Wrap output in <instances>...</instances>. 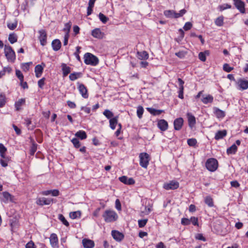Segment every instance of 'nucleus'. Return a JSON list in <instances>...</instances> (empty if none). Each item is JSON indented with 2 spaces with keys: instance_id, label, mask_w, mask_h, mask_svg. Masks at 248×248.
Wrapping results in <instances>:
<instances>
[{
  "instance_id": "obj_1",
  "label": "nucleus",
  "mask_w": 248,
  "mask_h": 248,
  "mask_svg": "<svg viewBox=\"0 0 248 248\" xmlns=\"http://www.w3.org/2000/svg\"><path fill=\"white\" fill-rule=\"evenodd\" d=\"M104 220L107 223L114 222L117 220L118 216L115 211L112 210H106L102 215Z\"/></svg>"
},
{
  "instance_id": "obj_2",
  "label": "nucleus",
  "mask_w": 248,
  "mask_h": 248,
  "mask_svg": "<svg viewBox=\"0 0 248 248\" xmlns=\"http://www.w3.org/2000/svg\"><path fill=\"white\" fill-rule=\"evenodd\" d=\"M84 62L87 65L96 66L99 63L98 58L90 53H86L84 55Z\"/></svg>"
},
{
  "instance_id": "obj_3",
  "label": "nucleus",
  "mask_w": 248,
  "mask_h": 248,
  "mask_svg": "<svg viewBox=\"0 0 248 248\" xmlns=\"http://www.w3.org/2000/svg\"><path fill=\"white\" fill-rule=\"evenodd\" d=\"M4 53L8 62H15L16 60V54L11 46H5Z\"/></svg>"
},
{
  "instance_id": "obj_4",
  "label": "nucleus",
  "mask_w": 248,
  "mask_h": 248,
  "mask_svg": "<svg viewBox=\"0 0 248 248\" xmlns=\"http://www.w3.org/2000/svg\"><path fill=\"white\" fill-rule=\"evenodd\" d=\"M218 161L214 158L208 159L205 163V167L206 169L211 172L216 171L218 168Z\"/></svg>"
},
{
  "instance_id": "obj_5",
  "label": "nucleus",
  "mask_w": 248,
  "mask_h": 248,
  "mask_svg": "<svg viewBox=\"0 0 248 248\" xmlns=\"http://www.w3.org/2000/svg\"><path fill=\"white\" fill-rule=\"evenodd\" d=\"M186 12V11L184 9L181 10L178 13H176L173 10H168L164 11V15L168 18H177L182 16Z\"/></svg>"
},
{
  "instance_id": "obj_6",
  "label": "nucleus",
  "mask_w": 248,
  "mask_h": 248,
  "mask_svg": "<svg viewBox=\"0 0 248 248\" xmlns=\"http://www.w3.org/2000/svg\"><path fill=\"white\" fill-rule=\"evenodd\" d=\"M139 157L140 165L142 167L146 169L150 160L149 155L146 153H142L140 154Z\"/></svg>"
},
{
  "instance_id": "obj_7",
  "label": "nucleus",
  "mask_w": 248,
  "mask_h": 248,
  "mask_svg": "<svg viewBox=\"0 0 248 248\" xmlns=\"http://www.w3.org/2000/svg\"><path fill=\"white\" fill-rule=\"evenodd\" d=\"M179 186V183L175 181H170L168 183H165L163 184V187L167 190H175Z\"/></svg>"
},
{
  "instance_id": "obj_8",
  "label": "nucleus",
  "mask_w": 248,
  "mask_h": 248,
  "mask_svg": "<svg viewBox=\"0 0 248 248\" xmlns=\"http://www.w3.org/2000/svg\"><path fill=\"white\" fill-rule=\"evenodd\" d=\"M0 200L1 202L5 203L13 202L14 197L8 192H3L0 193Z\"/></svg>"
},
{
  "instance_id": "obj_9",
  "label": "nucleus",
  "mask_w": 248,
  "mask_h": 248,
  "mask_svg": "<svg viewBox=\"0 0 248 248\" xmlns=\"http://www.w3.org/2000/svg\"><path fill=\"white\" fill-rule=\"evenodd\" d=\"M78 90L83 98L86 99L89 97L88 90L86 87L82 83L78 82Z\"/></svg>"
},
{
  "instance_id": "obj_10",
  "label": "nucleus",
  "mask_w": 248,
  "mask_h": 248,
  "mask_svg": "<svg viewBox=\"0 0 248 248\" xmlns=\"http://www.w3.org/2000/svg\"><path fill=\"white\" fill-rule=\"evenodd\" d=\"M39 33V36L38 37V39L40 41V44L42 46H45L47 43L46 38H47V34L46 31L45 30H41L38 31Z\"/></svg>"
},
{
  "instance_id": "obj_11",
  "label": "nucleus",
  "mask_w": 248,
  "mask_h": 248,
  "mask_svg": "<svg viewBox=\"0 0 248 248\" xmlns=\"http://www.w3.org/2000/svg\"><path fill=\"white\" fill-rule=\"evenodd\" d=\"M145 205H142L143 208H141V213L144 215H148L152 210V205L150 203V201L146 200Z\"/></svg>"
},
{
  "instance_id": "obj_12",
  "label": "nucleus",
  "mask_w": 248,
  "mask_h": 248,
  "mask_svg": "<svg viewBox=\"0 0 248 248\" xmlns=\"http://www.w3.org/2000/svg\"><path fill=\"white\" fill-rule=\"evenodd\" d=\"M233 4L236 7L241 13H245V3L241 0H233Z\"/></svg>"
},
{
  "instance_id": "obj_13",
  "label": "nucleus",
  "mask_w": 248,
  "mask_h": 248,
  "mask_svg": "<svg viewBox=\"0 0 248 248\" xmlns=\"http://www.w3.org/2000/svg\"><path fill=\"white\" fill-rule=\"evenodd\" d=\"M52 202V199L45 197L39 198L36 199V203L40 206L49 205Z\"/></svg>"
},
{
  "instance_id": "obj_14",
  "label": "nucleus",
  "mask_w": 248,
  "mask_h": 248,
  "mask_svg": "<svg viewBox=\"0 0 248 248\" xmlns=\"http://www.w3.org/2000/svg\"><path fill=\"white\" fill-rule=\"evenodd\" d=\"M92 35L95 38L101 39L105 36V33L102 32L100 28L93 29L91 32Z\"/></svg>"
},
{
  "instance_id": "obj_15",
  "label": "nucleus",
  "mask_w": 248,
  "mask_h": 248,
  "mask_svg": "<svg viewBox=\"0 0 248 248\" xmlns=\"http://www.w3.org/2000/svg\"><path fill=\"white\" fill-rule=\"evenodd\" d=\"M50 243L52 247L53 248H58V238L57 235L55 233H52L49 237Z\"/></svg>"
},
{
  "instance_id": "obj_16",
  "label": "nucleus",
  "mask_w": 248,
  "mask_h": 248,
  "mask_svg": "<svg viewBox=\"0 0 248 248\" xmlns=\"http://www.w3.org/2000/svg\"><path fill=\"white\" fill-rule=\"evenodd\" d=\"M111 235L114 240L116 241L120 242L124 238V235L123 233L118 231L113 230L111 232Z\"/></svg>"
},
{
  "instance_id": "obj_17",
  "label": "nucleus",
  "mask_w": 248,
  "mask_h": 248,
  "mask_svg": "<svg viewBox=\"0 0 248 248\" xmlns=\"http://www.w3.org/2000/svg\"><path fill=\"white\" fill-rule=\"evenodd\" d=\"M45 66V64L42 62L41 64H38L35 67L34 72L35 73V76L37 78H40L42 76L44 68Z\"/></svg>"
},
{
  "instance_id": "obj_18",
  "label": "nucleus",
  "mask_w": 248,
  "mask_h": 248,
  "mask_svg": "<svg viewBox=\"0 0 248 248\" xmlns=\"http://www.w3.org/2000/svg\"><path fill=\"white\" fill-rule=\"evenodd\" d=\"M184 124V120L182 118L180 117L174 120L173 122L174 128L175 130H180Z\"/></svg>"
},
{
  "instance_id": "obj_19",
  "label": "nucleus",
  "mask_w": 248,
  "mask_h": 248,
  "mask_svg": "<svg viewBox=\"0 0 248 248\" xmlns=\"http://www.w3.org/2000/svg\"><path fill=\"white\" fill-rule=\"evenodd\" d=\"M82 244L84 248H93L94 247V241L87 238L83 239Z\"/></svg>"
},
{
  "instance_id": "obj_20",
  "label": "nucleus",
  "mask_w": 248,
  "mask_h": 248,
  "mask_svg": "<svg viewBox=\"0 0 248 248\" xmlns=\"http://www.w3.org/2000/svg\"><path fill=\"white\" fill-rule=\"evenodd\" d=\"M157 126L161 131H165L168 128V122L164 119L160 120L158 121Z\"/></svg>"
},
{
  "instance_id": "obj_21",
  "label": "nucleus",
  "mask_w": 248,
  "mask_h": 248,
  "mask_svg": "<svg viewBox=\"0 0 248 248\" xmlns=\"http://www.w3.org/2000/svg\"><path fill=\"white\" fill-rule=\"evenodd\" d=\"M187 117L188 120V125L190 127L192 128L196 124V119L193 115L191 113H187Z\"/></svg>"
},
{
  "instance_id": "obj_22",
  "label": "nucleus",
  "mask_w": 248,
  "mask_h": 248,
  "mask_svg": "<svg viewBox=\"0 0 248 248\" xmlns=\"http://www.w3.org/2000/svg\"><path fill=\"white\" fill-rule=\"evenodd\" d=\"M213 109L214 113L217 118L222 119L225 116V113L224 111L217 107H214Z\"/></svg>"
},
{
  "instance_id": "obj_23",
  "label": "nucleus",
  "mask_w": 248,
  "mask_h": 248,
  "mask_svg": "<svg viewBox=\"0 0 248 248\" xmlns=\"http://www.w3.org/2000/svg\"><path fill=\"white\" fill-rule=\"evenodd\" d=\"M26 100L25 98H21L18 99L15 103V107L16 111L21 109V107L25 104Z\"/></svg>"
},
{
  "instance_id": "obj_24",
  "label": "nucleus",
  "mask_w": 248,
  "mask_h": 248,
  "mask_svg": "<svg viewBox=\"0 0 248 248\" xmlns=\"http://www.w3.org/2000/svg\"><path fill=\"white\" fill-rule=\"evenodd\" d=\"M227 134L226 130H219L216 133L215 139L217 140L222 139L227 135Z\"/></svg>"
},
{
  "instance_id": "obj_25",
  "label": "nucleus",
  "mask_w": 248,
  "mask_h": 248,
  "mask_svg": "<svg viewBox=\"0 0 248 248\" xmlns=\"http://www.w3.org/2000/svg\"><path fill=\"white\" fill-rule=\"evenodd\" d=\"M61 67L63 77L67 76L71 72V67L67 66L66 64L64 63H62Z\"/></svg>"
},
{
  "instance_id": "obj_26",
  "label": "nucleus",
  "mask_w": 248,
  "mask_h": 248,
  "mask_svg": "<svg viewBox=\"0 0 248 248\" xmlns=\"http://www.w3.org/2000/svg\"><path fill=\"white\" fill-rule=\"evenodd\" d=\"M52 47L53 49L55 51H58L61 47V42L59 39H55L52 42Z\"/></svg>"
},
{
  "instance_id": "obj_27",
  "label": "nucleus",
  "mask_w": 248,
  "mask_h": 248,
  "mask_svg": "<svg viewBox=\"0 0 248 248\" xmlns=\"http://www.w3.org/2000/svg\"><path fill=\"white\" fill-rule=\"evenodd\" d=\"M137 57L141 60H146L149 58V54L146 51H138L137 53Z\"/></svg>"
},
{
  "instance_id": "obj_28",
  "label": "nucleus",
  "mask_w": 248,
  "mask_h": 248,
  "mask_svg": "<svg viewBox=\"0 0 248 248\" xmlns=\"http://www.w3.org/2000/svg\"><path fill=\"white\" fill-rule=\"evenodd\" d=\"M146 109L150 113H151L152 115L154 116L159 115L162 112H164L163 110L156 109L152 108H146Z\"/></svg>"
},
{
  "instance_id": "obj_29",
  "label": "nucleus",
  "mask_w": 248,
  "mask_h": 248,
  "mask_svg": "<svg viewBox=\"0 0 248 248\" xmlns=\"http://www.w3.org/2000/svg\"><path fill=\"white\" fill-rule=\"evenodd\" d=\"M96 0H89L88 2V6L87 10V16H90L92 14L93 11V8Z\"/></svg>"
},
{
  "instance_id": "obj_30",
  "label": "nucleus",
  "mask_w": 248,
  "mask_h": 248,
  "mask_svg": "<svg viewBox=\"0 0 248 248\" xmlns=\"http://www.w3.org/2000/svg\"><path fill=\"white\" fill-rule=\"evenodd\" d=\"M82 73L81 72H73L70 74L69 79L71 81H74L82 77Z\"/></svg>"
},
{
  "instance_id": "obj_31",
  "label": "nucleus",
  "mask_w": 248,
  "mask_h": 248,
  "mask_svg": "<svg viewBox=\"0 0 248 248\" xmlns=\"http://www.w3.org/2000/svg\"><path fill=\"white\" fill-rule=\"evenodd\" d=\"M238 85L241 90H246L248 88V81L240 79L238 81Z\"/></svg>"
},
{
  "instance_id": "obj_32",
  "label": "nucleus",
  "mask_w": 248,
  "mask_h": 248,
  "mask_svg": "<svg viewBox=\"0 0 248 248\" xmlns=\"http://www.w3.org/2000/svg\"><path fill=\"white\" fill-rule=\"evenodd\" d=\"M118 117L115 116L109 120V126L113 130H114L116 128V124L118 123Z\"/></svg>"
},
{
  "instance_id": "obj_33",
  "label": "nucleus",
  "mask_w": 248,
  "mask_h": 248,
  "mask_svg": "<svg viewBox=\"0 0 248 248\" xmlns=\"http://www.w3.org/2000/svg\"><path fill=\"white\" fill-rule=\"evenodd\" d=\"M204 202L209 207H212L214 206L213 199L210 196H207L204 198Z\"/></svg>"
},
{
  "instance_id": "obj_34",
  "label": "nucleus",
  "mask_w": 248,
  "mask_h": 248,
  "mask_svg": "<svg viewBox=\"0 0 248 248\" xmlns=\"http://www.w3.org/2000/svg\"><path fill=\"white\" fill-rule=\"evenodd\" d=\"M75 136L81 140L86 139L87 137L86 133L83 130H79L75 134Z\"/></svg>"
},
{
  "instance_id": "obj_35",
  "label": "nucleus",
  "mask_w": 248,
  "mask_h": 248,
  "mask_svg": "<svg viewBox=\"0 0 248 248\" xmlns=\"http://www.w3.org/2000/svg\"><path fill=\"white\" fill-rule=\"evenodd\" d=\"M214 100V98L213 96L210 94H208L206 95L205 97H204L202 99V101L204 104H207L208 103H212Z\"/></svg>"
},
{
  "instance_id": "obj_36",
  "label": "nucleus",
  "mask_w": 248,
  "mask_h": 248,
  "mask_svg": "<svg viewBox=\"0 0 248 248\" xmlns=\"http://www.w3.org/2000/svg\"><path fill=\"white\" fill-rule=\"evenodd\" d=\"M237 151V147L235 144H232L231 147L227 150V153L229 154H235Z\"/></svg>"
},
{
  "instance_id": "obj_37",
  "label": "nucleus",
  "mask_w": 248,
  "mask_h": 248,
  "mask_svg": "<svg viewBox=\"0 0 248 248\" xmlns=\"http://www.w3.org/2000/svg\"><path fill=\"white\" fill-rule=\"evenodd\" d=\"M32 64V62H31L23 63L21 64V69L22 70L25 72H27L29 71L30 67L31 65Z\"/></svg>"
},
{
  "instance_id": "obj_38",
  "label": "nucleus",
  "mask_w": 248,
  "mask_h": 248,
  "mask_svg": "<svg viewBox=\"0 0 248 248\" xmlns=\"http://www.w3.org/2000/svg\"><path fill=\"white\" fill-rule=\"evenodd\" d=\"M6 103V96L4 93H0V108H2Z\"/></svg>"
},
{
  "instance_id": "obj_39",
  "label": "nucleus",
  "mask_w": 248,
  "mask_h": 248,
  "mask_svg": "<svg viewBox=\"0 0 248 248\" xmlns=\"http://www.w3.org/2000/svg\"><path fill=\"white\" fill-rule=\"evenodd\" d=\"M224 17L221 16L218 17L215 20V24L219 27H221L223 25Z\"/></svg>"
},
{
  "instance_id": "obj_40",
  "label": "nucleus",
  "mask_w": 248,
  "mask_h": 248,
  "mask_svg": "<svg viewBox=\"0 0 248 248\" xmlns=\"http://www.w3.org/2000/svg\"><path fill=\"white\" fill-rule=\"evenodd\" d=\"M69 216L72 219H76L77 218H79L81 216L80 211H75L72 212L70 213Z\"/></svg>"
},
{
  "instance_id": "obj_41",
  "label": "nucleus",
  "mask_w": 248,
  "mask_h": 248,
  "mask_svg": "<svg viewBox=\"0 0 248 248\" xmlns=\"http://www.w3.org/2000/svg\"><path fill=\"white\" fill-rule=\"evenodd\" d=\"M206 54H209L208 51L200 52L198 55L199 59L203 62H205L206 60Z\"/></svg>"
},
{
  "instance_id": "obj_42",
  "label": "nucleus",
  "mask_w": 248,
  "mask_h": 248,
  "mask_svg": "<svg viewBox=\"0 0 248 248\" xmlns=\"http://www.w3.org/2000/svg\"><path fill=\"white\" fill-rule=\"evenodd\" d=\"M100 20L103 23L106 24L109 20V18L103 14L100 13L98 15Z\"/></svg>"
},
{
  "instance_id": "obj_43",
  "label": "nucleus",
  "mask_w": 248,
  "mask_h": 248,
  "mask_svg": "<svg viewBox=\"0 0 248 248\" xmlns=\"http://www.w3.org/2000/svg\"><path fill=\"white\" fill-rule=\"evenodd\" d=\"M187 143L189 146L195 147L197 144V140L195 138L188 139Z\"/></svg>"
},
{
  "instance_id": "obj_44",
  "label": "nucleus",
  "mask_w": 248,
  "mask_h": 248,
  "mask_svg": "<svg viewBox=\"0 0 248 248\" xmlns=\"http://www.w3.org/2000/svg\"><path fill=\"white\" fill-rule=\"evenodd\" d=\"M58 219L66 227L69 226V223L62 214L58 215Z\"/></svg>"
},
{
  "instance_id": "obj_45",
  "label": "nucleus",
  "mask_w": 248,
  "mask_h": 248,
  "mask_svg": "<svg viewBox=\"0 0 248 248\" xmlns=\"http://www.w3.org/2000/svg\"><path fill=\"white\" fill-rule=\"evenodd\" d=\"M8 40L11 44H14L17 42V36L14 33H11L9 35Z\"/></svg>"
},
{
  "instance_id": "obj_46",
  "label": "nucleus",
  "mask_w": 248,
  "mask_h": 248,
  "mask_svg": "<svg viewBox=\"0 0 248 248\" xmlns=\"http://www.w3.org/2000/svg\"><path fill=\"white\" fill-rule=\"evenodd\" d=\"M144 112V109L141 106H139L137 108V114L139 119H141L142 117V115Z\"/></svg>"
},
{
  "instance_id": "obj_47",
  "label": "nucleus",
  "mask_w": 248,
  "mask_h": 248,
  "mask_svg": "<svg viewBox=\"0 0 248 248\" xmlns=\"http://www.w3.org/2000/svg\"><path fill=\"white\" fill-rule=\"evenodd\" d=\"M71 25L72 24L70 21L65 24L64 28H63V31L65 32V33L69 34V32L71 28Z\"/></svg>"
},
{
  "instance_id": "obj_48",
  "label": "nucleus",
  "mask_w": 248,
  "mask_h": 248,
  "mask_svg": "<svg viewBox=\"0 0 248 248\" xmlns=\"http://www.w3.org/2000/svg\"><path fill=\"white\" fill-rule=\"evenodd\" d=\"M37 145L34 142H33L30 151V154L31 155H33L37 150Z\"/></svg>"
},
{
  "instance_id": "obj_49",
  "label": "nucleus",
  "mask_w": 248,
  "mask_h": 248,
  "mask_svg": "<svg viewBox=\"0 0 248 248\" xmlns=\"http://www.w3.org/2000/svg\"><path fill=\"white\" fill-rule=\"evenodd\" d=\"M103 114L108 119H112L113 116V113L108 109H106L103 112Z\"/></svg>"
},
{
  "instance_id": "obj_50",
  "label": "nucleus",
  "mask_w": 248,
  "mask_h": 248,
  "mask_svg": "<svg viewBox=\"0 0 248 248\" xmlns=\"http://www.w3.org/2000/svg\"><path fill=\"white\" fill-rule=\"evenodd\" d=\"M16 75L20 82L24 80V76L19 70L16 69Z\"/></svg>"
},
{
  "instance_id": "obj_51",
  "label": "nucleus",
  "mask_w": 248,
  "mask_h": 248,
  "mask_svg": "<svg viewBox=\"0 0 248 248\" xmlns=\"http://www.w3.org/2000/svg\"><path fill=\"white\" fill-rule=\"evenodd\" d=\"M17 26V21H15L13 23H8L7 27L10 30H15Z\"/></svg>"
},
{
  "instance_id": "obj_52",
  "label": "nucleus",
  "mask_w": 248,
  "mask_h": 248,
  "mask_svg": "<svg viewBox=\"0 0 248 248\" xmlns=\"http://www.w3.org/2000/svg\"><path fill=\"white\" fill-rule=\"evenodd\" d=\"M223 69L226 72H230L233 69V67L230 66L228 63H225L223 64Z\"/></svg>"
},
{
  "instance_id": "obj_53",
  "label": "nucleus",
  "mask_w": 248,
  "mask_h": 248,
  "mask_svg": "<svg viewBox=\"0 0 248 248\" xmlns=\"http://www.w3.org/2000/svg\"><path fill=\"white\" fill-rule=\"evenodd\" d=\"M71 142L73 144L76 148H78L80 146V143L78 140L77 138H74L71 140Z\"/></svg>"
},
{
  "instance_id": "obj_54",
  "label": "nucleus",
  "mask_w": 248,
  "mask_h": 248,
  "mask_svg": "<svg viewBox=\"0 0 248 248\" xmlns=\"http://www.w3.org/2000/svg\"><path fill=\"white\" fill-rule=\"evenodd\" d=\"M148 221V219H140L138 220V225L140 228L144 227Z\"/></svg>"
},
{
  "instance_id": "obj_55",
  "label": "nucleus",
  "mask_w": 248,
  "mask_h": 248,
  "mask_svg": "<svg viewBox=\"0 0 248 248\" xmlns=\"http://www.w3.org/2000/svg\"><path fill=\"white\" fill-rule=\"evenodd\" d=\"M190 223H192V224L194 226H199L198 217H190Z\"/></svg>"
},
{
  "instance_id": "obj_56",
  "label": "nucleus",
  "mask_w": 248,
  "mask_h": 248,
  "mask_svg": "<svg viewBox=\"0 0 248 248\" xmlns=\"http://www.w3.org/2000/svg\"><path fill=\"white\" fill-rule=\"evenodd\" d=\"M231 7L232 6L228 3L223 4L219 6V10L221 11L226 10L227 9H230L231 8Z\"/></svg>"
},
{
  "instance_id": "obj_57",
  "label": "nucleus",
  "mask_w": 248,
  "mask_h": 248,
  "mask_svg": "<svg viewBox=\"0 0 248 248\" xmlns=\"http://www.w3.org/2000/svg\"><path fill=\"white\" fill-rule=\"evenodd\" d=\"M81 48L80 46H78L76 47V51L74 53V55L75 56L76 58H77V60L78 61H80V57L79 55V54L80 53V49Z\"/></svg>"
},
{
  "instance_id": "obj_58",
  "label": "nucleus",
  "mask_w": 248,
  "mask_h": 248,
  "mask_svg": "<svg viewBox=\"0 0 248 248\" xmlns=\"http://www.w3.org/2000/svg\"><path fill=\"white\" fill-rule=\"evenodd\" d=\"M181 224L183 225H189L190 224V219L187 218H183L181 219Z\"/></svg>"
},
{
  "instance_id": "obj_59",
  "label": "nucleus",
  "mask_w": 248,
  "mask_h": 248,
  "mask_svg": "<svg viewBox=\"0 0 248 248\" xmlns=\"http://www.w3.org/2000/svg\"><path fill=\"white\" fill-rule=\"evenodd\" d=\"M45 80H46V78H43L41 79H40V80H39V81H38V85L40 88H41V89L43 88V87L45 85Z\"/></svg>"
},
{
  "instance_id": "obj_60",
  "label": "nucleus",
  "mask_w": 248,
  "mask_h": 248,
  "mask_svg": "<svg viewBox=\"0 0 248 248\" xmlns=\"http://www.w3.org/2000/svg\"><path fill=\"white\" fill-rule=\"evenodd\" d=\"M192 27V24L190 22H187L185 23L183 28L185 31H188L191 29Z\"/></svg>"
},
{
  "instance_id": "obj_61",
  "label": "nucleus",
  "mask_w": 248,
  "mask_h": 248,
  "mask_svg": "<svg viewBox=\"0 0 248 248\" xmlns=\"http://www.w3.org/2000/svg\"><path fill=\"white\" fill-rule=\"evenodd\" d=\"M25 124L26 126L28 127L29 129H33L34 127L32 126L31 128H30V124H31V119L30 118H26L25 119Z\"/></svg>"
},
{
  "instance_id": "obj_62",
  "label": "nucleus",
  "mask_w": 248,
  "mask_h": 248,
  "mask_svg": "<svg viewBox=\"0 0 248 248\" xmlns=\"http://www.w3.org/2000/svg\"><path fill=\"white\" fill-rule=\"evenodd\" d=\"M25 248H36V247L34 243L32 241H30L26 245Z\"/></svg>"
},
{
  "instance_id": "obj_63",
  "label": "nucleus",
  "mask_w": 248,
  "mask_h": 248,
  "mask_svg": "<svg viewBox=\"0 0 248 248\" xmlns=\"http://www.w3.org/2000/svg\"><path fill=\"white\" fill-rule=\"evenodd\" d=\"M67 105L71 108H76V104L74 102L69 100L67 101Z\"/></svg>"
},
{
  "instance_id": "obj_64",
  "label": "nucleus",
  "mask_w": 248,
  "mask_h": 248,
  "mask_svg": "<svg viewBox=\"0 0 248 248\" xmlns=\"http://www.w3.org/2000/svg\"><path fill=\"white\" fill-rule=\"evenodd\" d=\"M175 55L180 58H183L186 55V53L183 51H179L175 53Z\"/></svg>"
}]
</instances>
